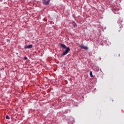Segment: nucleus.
<instances>
[{
    "label": "nucleus",
    "mask_w": 124,
    "mask_h": 124,
    "mask_svg": "<svg viewBox=\"0 0 124 124\" xmlns=\"http://www.w3.org/2000/svg\"><path fill=\"white\" fill-rule=\"evenodd\" d=\"M6 119H7V120H10V118H9V117L7 115L6 116Z\"/></svg>",
    "instance_id": "7"
},
{
    "label": "nucleus",
    "mask_w": 124,
    "mask_h": 124,
    "mask_svg": "<svg viewBox=\"0 0 124 124\" xmlns=\"http://www.w3.org/2000/svg\"><path fill=\"white\" fill-rule=\"evenodd\" d=\"M9 41H10L9 39H6V42H9Z\"/></svg>",
    "instance_id": "9"
},
{
    "label": "nucleus",
    "mask_w": 124,
    "mask_h": 124,
    "mask_svg": "<svg viewBox=\"0 0 124 124\" xmlns=\"http://www.w3.org/2000/svg\"><path fill=\"white\" fill-rule=\"evenodd\" d=\"M90 77H93V72H92V71H91L90 72Z\"/></svg>",
    "instance_id": "6"
},
{
    "label": "nucleus",
    "mask_w": 124,
    "mask_h": 124,
    "mask_svg": "<svg viewBox=\"0 0 124 124\" xmlns=\"http://www.w3.org/2000/svg\"><path fill=\"white\" fill-rule=\"evenodd\" d=\"M80 48H81L82 49H84V50H88L89 48L88 47V46H84L83 45H81L80 46Z\"/></svg>",
    "instance_id": "3"
},
{
    "label": "nucleus",
    "mask_w": 124,
    "mask_h": 124,
    "mask_svg": "<svg viewBox=\"0 0 124 124\" xmlns=\"http://www.w3.org/2000/svg\"><path fill=\"white\" fill-rule=\"evenodd\" d=\"M30 48H32V45H30L28 46H26L25 47V49H29Z\"/></svg>",
    "instance_id": "4"
},
{
    "label": "nucleus",
    "mask_w": 124,
    "mask_h": 124,
    "mask_svg": "<svg viewBox=\"0 0 124 124\" xmlns=\"http://www.w3.org/2000/svg\"><path fill=\"white\" fill-rule=\"evenodd\" d=\"M43 3L45 5H49L50 0H42Z\"/></svg>",
    "instance_id": "2"
},
{
    "label": "nucleus",
    "mask_w": 124,
    "mask_h": 124,
    "mask_svg": "<svg viewBox=\"0 0 124 124\" xmlns=\"http://www.w3.org/2000/svg\"><path fill=\"white\" fill-rule=\"evenodd\" d=\"M72 25L74 28H76V27H77V24H76V23H75V21H73Z\"/></svg>",
    "instance_id": "5"
},
{
    "label": "nucleus",
    "mask_w": 124,
    "mask_h": 124,
    "mask_svg": "<svg viewBox=\"0 0 124 124\" xmlns=\"http://www.w3.org/2000/svg\"><path fill=\"white\" fill-rule=\"evenodd\" d=\"M61 47L63 48V49H66L63 52L62 54V56H65L66 54H68V53L70 51V48L69 47H66V46L63 44H61Z\"/></svg>",
    "instance_id": "1"
},
{
    "label": "nucleus",
    "mask_w": 124,
    "mask_h": 124,
    "mask_svg": "<svg viewBox=\"0 0 124 124\" xmlns=\"http://www.w3.org/2000/svg\"><path fill=\"white\" fill-rule=\"evenodd\" d=\"M24 61H27V60H28V58L27 57H24Z\"/></svg>",
    "instance_id": "8"
},
{
    "label": "nucleus",
    "mask_w": 124,
    "mask_h": 124,
    "mask_svg": "<svg viewBox=\"0 0 124 124\" xmlns=\"http://www.w3.org/2000/svg\"><path fill=\"white\" fill-rule=\"evenodd\" d=\"M119 31H121V30H119Z\"/></svg>",
    "instance_id": "10"
}]
</instances>
